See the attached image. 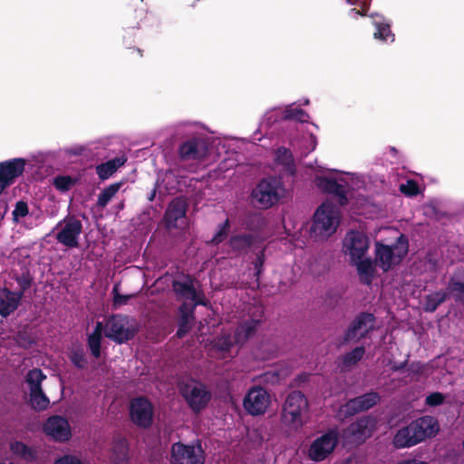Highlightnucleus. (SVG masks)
I'll return each instance as SVG.
<instances>
[{
  "instance_id": "44",
  "label": "nucleus",
  "mask_w": 464,
  "mask_h": 464,
  "mask_svg": "<svg viewBox=\"0 0 464 464\" xmlns=\"http://www.w3.org/2000/svg\"><path fill=\"white\" fill-rule=\"evenodd\" d=\"M102 338L100 336L89 335L87 339L88 347L92 355L98 359L101 357Z\"/></svg>"
},
{
  "instance_id": "40",
  "label": "nucleus",
  "mask_w": 464,
  "mask_h": 464,
  "mask_svg": "<svg viewBox=\"0 0 464 464\" xmlns=\"http://www.w3.org/2000/svg\"><path fill=\"white\" fill-rule=\"evenodd\" d=\"M365 353L364 346H357L351 352L346 353L343 357V363L345 366H352L357 364Z\"/></svg>"
},
{
  "instance_id": "19",
  "label": "nucleus",
  "mask_w": 464,
  "mask_h": 464,
  "mask_svg": "<svg viewBox=\"0 0 464 464\" xmlns=\"http://www.w3.org/2000/svg\"><path fill=\"white\" fill-rule=\"evenodd\" d=\"M410 424L412 429L413 437L419 440V443L428 438L434 437L439 431L438 421L432 416H422Z\"/></svg>"
},
{
  "instance_id": "56",
  "label": "nucleus",
  "mask_w": 464,
  "mask_h": 464,
  "mask_svg": "<svg viewBox=\"0 0 464 464\" xmlns=\"http://www.w3.org/2000/svg\"><path fill=\"white\" fill-rule=\"evenodd\" d=\"M103 329H105V325L102 322H97L93 332L90 335L102 337Z\"/></svg>"
},
{
  "instance_id": "7",
  "label": "nucleus",
  "mask_w": 464,
  "mask_h": 464,
  "mask_svg": "<svg viewBox=\"0 0 464 464\" xmlns=\"http://www.w3.org/2000/svg\"><path fill=\"white\" fill-rule=\"evenodd\" d=\"M154 408L152 403L144 396L130 400L129 415L131 422L140 429H149L153 423Z\"/></svg>"
},
{
  "instance_id": "41",
  "label": "nucleus",
  "mask_w": 464,
  "mask_h": 464,
  "mask_svg": "<svg viewBox=\"0 0 464 464\" xmlns=\"http://www.w3.org/2000/svg\"><path fill=\"white\" fill-rule=\"evenodd\" d=\"M283 118L285 120H294L299 122H308L309 115L308 113L300 108H286L284 111Z\"/></svg>"
},
{
  "instance_id": "60",
  "label": "nucleus",
  "mask_w": 464,
  "mask_h": 464,
  "mask_svg": "<svg viewBox=\"0 0 464 464\" xmlns=\"http://www.w3.org/2000/svg\"><path fill=\"white\" fill-rule=\"evenodd\" d=\"M153 198H154V194H152V195H151V197L150 198V199L151 200Z\"/></svg>"
},
{
  "instance_id": "32",
  "label": "nucleus",
  "mask_w": 464,
  "mask_h": 464,
  "mask_svg": "<svg viewBox=\"0 0 464 464\" xmlns=\"http://www.w3.org/2000/svg\"><path fill=\"white\" fill-rule=\"evenodd\" d=\"M10 451L16 457L27 462H33L37 459V451L32 447H29L25 443L14 440L10 442Z\"/></svg>"
},
{
  "instance_id": "48",
  "label": "nucleus",
  "mask_w": 464,
  "mask_h": 464,
  "mask_svg": "<svg viewBox=\"0 0 464 464\" xmlns=\"http://www.w3.org/2000/svg\"><path fill=\"white\" fill-rule=\"evenodd\" d=\"M445 396L439 392H434L429 394L425 399V403L430 407H436L443 404Z\"/></svg>"
},
{
  "instance_id": "18",
  "label": "nucleus",
  "mask_w": 464,
  "mask_h": 464,
  "mask_svg": "<svg viewBox=\"0 0 464 464\" xmlns=\"http://www.w3.org/2000/svg\"><path fill=\"white\" fill-rule=\"evenodd\" d=\"M206 142L199 138H192L182 142L179 147L181 160H201L207 156Z\"/></svg>"
},
{
  "instance_id": "52",
  "label": "nucleus",
  "mask_w": 464,
  "mask_h": 464,
  "mask_svg": "<svg viewBox=\"0 0 464 464\" xmlns=\"http://www.w3.org/2000/svg\"><path fill=\"white\" fill-rule=\"evenodd\" d=\"M370 2L362 1L360 3V9L352 8L349 11V15L353 18H356L358 15L364 16L366 15L367 11L369 10Z\"/></svg>"
},
{
  "instance_id": "46",
  "label": "nucleus",
  "mask_w": 464,
  "mask_h": 464,
  "mask_svg": "<svg viewBox=\"0 0 464 464\" xmlns=\"http://www.w3.org/2000/svg\"><path fill=\"white\" fill-rule=\"evenodd\" d=\"M233 346L231 336L228 334L221 335L216 339L215 347L218 351L229 352Z\"/></svg>"
},
{
  "instance_id": "2",
  "label": "nucleus",
  "mask_w": 464,
  "mask_h": 464,
  "mask_svg": "<svg viewBox=\"0 0 464 464\" xmlns=\"http://www.w3.org/2000/svg\"><path fill=\"white\" fill-rule=\"evenodd\" d=\"M409 243L404 235H401L396 244L387 246L380 242L375 243V261L384 271H389L393 266L398 265L408 253Z\"/></svg>"
},
{
  "instance_id": "12",
  "label": "nucleus",
  "mask_w": 464,
  "mask_h": 464,
  "mask_svg": "<svg viewBox=\"0 0 464 464\" xmlns=\"http://www.w3.org/2000/svg\"><path fill=\"white\" fill-rule=\"evenodd\" d=\"M269 404L270 395L261 386H254L249 389L243 401L245 410L252 416L264 414Z\"/></svg>"
},
{
  "instance_id": "1",
  "label": "nucleus",
  "mask_w": 464,
  "mask_h": 464,
  "mask_svg": "<svg viewBox=\"0 0 464 464\" xmlns=\"http://www.w3.org/2000/svg\"><path fill=\"white\" fill-rule=\"evenodd\" d=\"M308 401L300 391L290 392L282 408L281 420L289 427L297 429L304 424V415L308 411Z\"/></svg>"
},
{
  "instance_id": "30",
  "label": "nucleus",
  "mask_w": 464,
  "mask_h": 464,
  "mask_svg": "<svg viewBox=\"0 0 464 464\" xmlns=\"http://www.w3.org/2000/svg\"><path fill=\"white\" fill-rule=\"evenodd\" d=\"M393 446L396 449L410 448L419 444V440L413 437L411 424L400 429L393 437Z\"/></svg>"
},
{
  "instance_id": "57",
  "label": "nucleus",
  "mask_w": 464,
  "mask_h": 464,
  "mask_svg": "<svg viewBox=\"0 0 464 464\" xmlns=\"http://www.w3.org/2000/svg\"><path fill=\"white\" fill-rule=\"evenodd\" d=\"M408 364V361H404V362H394L391 365V370L392 372H401V370H403Z\"/></svg>"
},
{
  "instance_id": "45",
  "label": "nucleus",
  "mask_w": 464,
  "mask_h": 464,
  "mask_svg": "<svg viewBox=\"0 0 464 464\" xmlns=\"http://www.w3.org/2000/svg\"><path fill=\"white\" fill-rule=\"evenodd\" d=\"M401 191L410 197L417 196L420 193L418 183L413 179L407 180L406 184H401Z\"/></svg>"
},
{
  "instance_id": "21",
  "label": "nucleus",
  "mask_w": 464,
  "mask_h": 464,
  "mask_svg": "<svg viewBox=\"0 0 464 464\" xmlns=\"http://www.w3.org/2000/svg\"><path fill=\"white\" fill-rule=\"evenodd\" d=\"M172 289L177 295L191 300L193 302L192 304L207 305V300L204 294H198L190 278L185 282L174 280L172 283Z\"/></svg>"
},
{
  "instance_id": "3",
  "label": "nucleus",
  "mask_w": 464,
  "mask_h": 464,
  "mask_svg": "<svg viewBox=\"0 0 464 464\" xmlns=\"http://www.w3.org/2000/svg\"><path fill=\"white\" fill-rule=\"evenodd\" d=\"M283 188L281 181L274 177L263 179L253 189L251 196L253 202L261 208H269L276 204L282 197Z\"/></svg>"
},
{
  "instance_id": "10",
  "label": "nucleus",
  "mask_w": 464,
  "mask_h": 464,
  "mask_svg": "<svg viewBox=\"0 0 464 464\" xmlns=\"http://www.w3.org/2000/svg\"><path fill=\"white\" fill-rule=\"evenodd\" d=\"M61 229L56 233L55 238L58 243L69 248L79 246V237L82 232V223L75 217H70L59 222L56 227Z\"/></svg>"
},
{
  "instance_id": "8",
  "label": "nucleus",
  "mask_w": 464,
  "mask_h": 464,
  "mask_svg": "<svg viewBox=\"0 0 464 464\" xmlns=\"http://www.w3.org/2000/svg\"><path fill=\"white\" fill-rule=\"evenodd\" d=\"M122 24L126 29H140L145 24L148 8L144 0H121Z\"/></svg>"
},
{
  "instance_id": "37",
  "label": "nucleus",
  "mask_w": 464,
  "mask_h": 464,
  "mask_svg": "<svg viewBox=\"0 0 464 464\" xmlns=\"http://www.w3.org/2000/svg\"><path fill=\"white\" fill-rule=\"evenodd\" d=\"M122 186V182H116L109 185L99 194L97 199V206L99 208H105L111 198L118 193Z\"/></svg>"
},
{
  "instance_id": "59",
  "label": "nucleus",
  "mask_w": 464,
  "mask_h": 464,
  "mask_svg": "<svg viewBox=\"0 0 464 464\" xmlns=\"http://www.w3.org/2000/svg\"><path fill=\"white\" fill-rule=\"evenodd\" d=\"M348 3H350L351 5H354L356 2H353V0H347Z\"/></svg>"
},
{
  "instance_id": "34",
  "label": "nucleus",
  "mask_w": 464,
  "mask_h": 464,
  "mask_svg": "<svg viewBox=\"0 0 464 464\" xmlns=\"http://www.w3.org/2000/svg\"><path fill=\"white\" fill-rule=\"evenodd\" d=\"M276 161L282 165L291 174L295 172V161L292 151L285 147H279L276 150Z\"/></svg>"
},
{
  "instance_id": "9",
  "label": "nucleus",
  "mask_w": 464,
  "mask_h": 464,
  "mask_svg": "<svg viewBox=\"0 0 464 464\" xmlns=\"http://www.w3.org/2000/svg\"><path fill=\"white\" fill-rule=\"evenodd\" d=\"M128 317L122 314H112L105 323V336L116 343L121 344L135 336V330L128 327Z\"/></svg>"
},
{
  "instance_id": "23",
  "label": "nucleus",
  "mask_w": 464,
  "mask_h": 464,
  "mask_svg": "<svg viewBox=\"0 0 464 464\" xmlns=\"http://www.w3.org/2000/svg\"><path fill=\"white\" fill-rule=\"evenodd\" d=\"M197 305L184 302L179 307V327L175 336L179 339L183 338L191 330L195 320V308Z\"/></svg>"
},
{
  "instance_id": "27",
  "label": "nucleus",
  "mask_w": 464,
  "mask_h": 464,
  "mask_svg": "<svg viewBox=\"0 0 464 464\" xmlns=\"http://www.w3.org/2000/svg\"><path fill=\"white\" fill-rule=\"evenodd\" d=\"M111 459L113 464H127L129 462V443L125 438L113 440Z\"/></svg>"
},
{
  "instance_id": "16",
  "label": "nucleus",
  "mask_w": 464,
  "mask_h": 464,
  "mask_svg": "<svg viewBox=\"0 0 464 464\" xmlns=\"http://www.w3.org/2000/svg\"><path fill=\"white\" fill-rule=\"evenodd\" d=\"M343 247L351 261L360 260L369 248V239L362 232L352 230L345 236Z\"/></svg>"
},
{
  "instance_id": "49",
  "label": "nucleus",
  "mask_w": 464,
  "mask_h": 464,
  "mask_svg": "<svg viewBox=\"0 0 464 464\" xmlns=\"http://www.w3.org/2000/svg\"><path fill=\"white\" fill-rule=\"evenodd\" d=\"M265 264V249H262L256 255V260L253 262L255 268V276L256 280H259V277L263 272V266Z\"/></svg>"
},
{
  "instance_id": "13",
  "label": "nucleus",
  "mask_w": 464,
  "mask_h": 464,
  "mask_svg": "<svg viewBox=\"0 0 464 464\" xmlns=\"http://www.w3.org/2000/svg\"><path fill=\"white\" fill-rule=\"evenodd\" d=\"M338 442L336 433L330 431L315 439L308 450V456L312 460L322 461L325 459L335 449Z\"/></svg>"
},
{
  "instance_id": "26",
  "label": "nucleus",
  "mask_w": 464,
  "mask_h": 464,
  "mask_svg": "<svg viewBox=\"0 0 464 464\" xmlns=\"http://www.w3.org/2000/svg\"><path fill=\"white\" fill-rule=\"evenodd\" d=\"M370 17L372 18V23L376 29L373 33V37L383 42H393L395 36L392 33L391 24L386 18L378 14H372Z\"/></svg>"
},
{
  "instance_id": "4",
  "label": "nucleus",
  "mask_w": 464,
  "mask_h": 464,
  "mask_svg": "<svg viewBox=\"0 0 464 464\" xmlns=\"http://www.w3.org/2000/svg\"><path fill=\"white\" fill-rule=\"evenodd\" d=\"M179 392L194 413H199L206 409L212 398L207 386L196 381L181 384Z\"/></svg>"
},
{
  "instance_id": "51",
  "label": "nucleus",
  "mask_w": 464,
  "mask_h": 464,
  "mask_svg": "<svg viewBox=\"0 0 464 464\" xmlns=\"http://www.w3.org/2000/svg\"><path fill=\"white\" fill-rule=\"evenodd\" d=\"M407 372L412 377H419L424 372V365L420 362H412L408 365Z\"/></svg>"
},
{
  "instance_id": "6",
  "label": "nucleus",
  "mask_w": 464,
  "mask_h": 464,
  "mask_svg": "<svg viewBox=\"0 0 464 464\" xmlns=\"http://www.w3.org/2000/svg\"><path fill=\"white\" fill-rule=\"evenodd\" d=\"M375 316L367 312L359 313L347 327L341 344H348L364 339L375 328Z\"/></svg>"
},
{
  "instance_id": "14",
  "label": "nucleus",
  "mask_w": 464,
  "mask_h": 464,
  "mask_svg": "<svg viewBox=\"0 0 464 464\" xmlns=\"http://www.w3.org/2000/svg\"><path fill=\"white\" fill-rule=\"evenodd\" d=\"M381 400L377 392H370L348 400L341 408L344 417H352L359 412L368 411L375 406Z\"/></svg>"
},
{
  "instance_id": "55",
  "label": "nucleus",
  "mask_w": 464,
  "mask_h": 464,
  "mask_svg": "<svg viewBox=\"0 0 464 464\" xmlns=\"http://www.w3.org/2000/svg\"><path fill=\"white\" fill-rule=\"evenodd\" d=\"M450 288L453 292H459L460 294H464V282L459 281H451Z\"/></svg>"
},
{
  "instance_id": "22",
  "label": "nucleus",
  "mask_w": 464,
  "mask_h": 464,
  "mask_svg": "<svg viewBox=\"0 0 464 464\" xmlns=\"http://www.w3.org/2000/svg\"><path fill=\"white\" fill-rule=\"evenodd\" d=\"M315 184L323 192L332 194L336 197L340 206H344L348 203L345 187L338 183L335 179L317 177Z\"/></svg>"
},
{
  "instance_id": "53",
  "label": "nucleus",
  "mask_w": 464,
  "mask_h": 464,
  "mask_svg": "<svg viewBox=\"0 0 464 464\" xmlns=\"http://www.w3.org/2000/svg\"><path fill=\"white\" fill-rule=\"evenodd\" d=\"M54 464H84L80 459L72 455H64L55 460Z\"/></svg>"
},
{
  "instance_id": "11",
  "label": "nucleus",
  "mask_w": 464,
  "mask_h": 464,
  "mask_svg": "<svg viewBox=\"0 0 464 464\" xmlns=\"http://www.w3.org/2000/svg\"><path fill=\"white\" fill-rule=\"evenodd\" d=\"M205 456L200 445L175 442L171 446V464H204Z\"/></svg>"
},
{
  "instance_id": "54",
  "label": "nucleus",
  "mask_w": 464,
  "mask_h": 464,
  "mask_svg": "<svg viewBox=\"0 0 464 464\" xmlns=\"http://www.w3.org/2000/svg\"><path fill=\"white\" fill-rule=\"evenodd\" d=\"M17 283L20 286L21 291L18 294L24 293L31 286L32 279L29 276H23L21 278L17 279Z\"/></svg>"
},
{
  "instance_id": "5",
  "label": "nucleus",
  "mask_w": 464,
  "mask_h": 464,
  "mask_svg": "<svg viewBox=\"0 0 464 464\" xmlns=\"http://www.w3.org/2000/svg\"><path fill=\"white\" fill-rule=\"evenodd\" d=\"M339 225L338 208L330 202H324L315 211L312 230L321 236L334 233Z\"/></svg>"
},
{
  "instance_id": "47",
  "label": "nucleus",
  "mask_w": 464,
  "mask_h": 464,
  "mask_svg": "<svg viewBox=\"0 0 464 464\" xmlns=\"http://www.w3.org/2000/svg\"><path fill=\"white\" fill-rule=\"evenodd\" d=\"M113 293V305L121 306L126 304L128 301L135 296V295H121L118 292V285H115L112 289Z\"/></svg>"
},
{
  "instance_id": "58",
  "label": "nucleus",
  "mask_w": 464,
  "mask_h": 464,
  "mask_svg": "<svg viewBox=\"0 0 464 464\" xmlns=\"http://www.w3.org/2000/svg\"><path fill=\"white\" fill-rule=\"evenodd\" d=\"M129 51L130 54H136L138 58H141L143 55L142 50L140 48H129Z\"/></svg>"
},
{
  "instance_id": "42",
  "label": "nucleus",
  "mask_w": 464,
  "mask_h": 464,
  "mask_svg": "<svg viewBox=\"0 0 464 464\" xmlns=\"http://www.w3.org/2000/svg\"><path fill=\"white\" fill-rule=\"evenodd\" d=\"M76 184V179L71 176H57L53 179V186L56 189L65 192Z\"/></svg>"
},
{
  "instance_id": "29",
  "label": "nucleus",
  "mask_w": 464,
  "mask_h": 464,
  "mask_svg": "<svg viewBox=\"0 0 464 464\" xmlns=\"http://www.w3.org/2000/svg\"><path fill=\"white\" fill-rule=\"evenodd\" d=\"M126 162L125 158L116 157L96 166V174L102 180L111 178Z\"/></svg>"
},
{
  "instance_id": "50",
  "label": "nucleus",
  "mask_w": 464,
  "mask_h": 464,
  "mask_svg": "<svg viewBox=\"0 0 464 464\" xmlns=\"http://www.w3.org/2000/svg\"><path fill=\"white\" fill-rule=\"evenodd\" d=\"M28 205L25 201L19 200L16 202L14 209L13 210V217L14 219L18 218H24L28 215Z\"/></svg>"
},
{
  "instance_id": "28",
  "label": "nucleus",
  "mask_w": 464,
  "mask_h": 464,
  "mask_svg": "<svg viewBox=\"0 0 464 464\" xmlns=\"http://www.w3.org/2000/svg\"><path fill=\"white\" fill-rule=\"evenodd\" d=\"M255 241L256 237L254 235L244 233L231 236L228 245L233 252L241 254L250 249Z\"/></svg>"
},
{
  "instance_id": "39",
  "label": "nucleus",
  "mask_w": 464,
  "mask_h": 464,
  "mask_svg": "<svg viewBox=\"0 0 464 464\" xmlns=\"http://www.w3.org/2000/svg\"><path fill=\"white\" fill-rule=\"evenodd\" d=\"M69 359L71 362L79 370H83L87 367L88 361L82 347L72 349L69 353Z\"/></svg>"
},
{
  "instance_id": "35",
  "label": "nucleus",
  "mask_w": 464,
  "mask_h": 464,
  "mask_svg": "<svg viewBox=\"0 0 464 464\" xmlns=\"http://www.w3.org/2000/svg\"><path fill=\"white\" fill-rule=\"evenodd\" d=\"M447 293L443 291H437L427 295L424 297L423 310L428 313H433L437 308L446 301Z\"/></svg>"
},
{
  "instance_id": "17",
  "label": "nucleus",
  "mask_w": 464,
  "mask_h": 464,
  "mask_svg": "<svg viewBox=\"0 0 464 464\" xmlns=\"http://www.w3.org/2000/svg\"><path fill=\"white\" fill-rule=\"evenodd\" d=\"M44 432L56 441H67L71 438V428L68 420L58 415L48 418L44 425Z\"/></svg>"
},
{
  "instance_id": "20",
  "label": "nucleus",
  "mask_w": 464,
  "mask_h": 464,
  "mask_svg": "<svg viewBox=\"0 0 464 464\" xmlns=\"http://www.w3.org/2000/svg\"><path fill=\"white\" fill-rule=\"evenodd\" d=\"M187 210L186 200L180 198L172 199L164 215L166 227L169 229L179 227L178 221L186 218Z\"/></svg>"
},
{
  "instance_id": "25",
  "label": "nucleus",
  "mask_w": 464,
  "mask_h": 464,
  "mask_svg": "<svg viewBox=\"0 0 464 464\" xmlns=\"http://www.w3.org/2000/svg\"><path fill=\"white\" fill-rule=\"evenodd\" d=\"M261 324V320L250 318L241 322L235 332L234 339L237 344H244L252 338Z\"/></svg>"
},
{
  "instance_id": "33",
  "label": "nucleus",
  "mask_w": 464,
  "mask_h": 464,
  "mask_svg": "<svg viewBox=\"0 0 464 464\" xmlns=\"http://www.w3.org/2000/svg\"><path fill=\"white\" fill-rule=\"evenodd\" d=\"M357 267V272L362 284L370 285L374 276V267L370 258L351 261Z\"/></svg>"
},
{
  "instance_id": "15",
  "label": "nucleus",
  "mask_w": 464,
  "mask_h": 464,
  "mask_svg": "<svg viewBox=\"0 0 464 464\" xmlns=\"http://www.w3.org/2000/svg\"><path fill=\"white\" fill-rule=\"evenodd\" d=\"M25 164V160L22 158L0 162V194L24 173Z\"/></svg>"
},
{
  "instance_id": "36",
  "label": "nucleus",
  "mask_w": 464,
  "mask_h": 464,
  "mask_svg": "<svg viewBox=\"0 0 464 464\" xmlns=\"http://www.w3.org/2000/svg\"><path fill=\"white\" fill-rule=\"evenodd\" d=\"M46 375L39 368L30 370L25 376V382L29 386L30 393L42 389V382Z\"/></svg>"
},
{
  "instance_id": "24",
  "label": "nucleus",
  "mask_w": 464,
  "mask_h": 464,
  "mask_svg": "<svg viewBox=\"0 0 464 464\" xmlns=\"http://www.w3.org/2000/svg\"><path fill=\"white\" fill-rule=\"evenodd\" d=\"M22 299V294H16L8 288H0V314L7 317L14 313Z\"/></svg>"
},
{
  "instance_id": "43",
  "label": "nucleus",
  "mask_w": 464,
  "mask_h": 464,
  "mask_svg": "<svg viewBox=\"0 0 464 464\" xmlns=\"http://www.w3.org/2000/svg\"><path fill=\"white\" fill-rule=\"evenodd\" d=\"M230 228L229 219L227 218L224 223L220 224L218 232L215 234L211 242L215 245L222 243L227 237Z\"/></svg>"
},
{
  "instance_id": "31",
  "label": "nucleus",
  "mask_w": 464,
  "mask_h": 464,
  "mask_svg": "<svg viewBox=\"0 0 464 464\" xmlns=\"http://www.w3.org/2000/svg\"><path fill=\"white\" fill-rule=\"evenodd\" d=\"M371 423L372 420L369 417L361 418L350 424L347 428V431L354 439L364 440L371 436Z\"/></svg>"
},
{
  "instance_id": "38",
  "label": "nucleus",
  "mask_w": 464,
  "mask_h": 464,
  "mask_svg": "<svg viewBox=\"0 0 464 464\" xmlns=\"http://www.w3.org/2000/svg\"><path fill=\"white\" fill-rule=\"evenodd\" d=\"M50 404L48 397L44 392L43 389L30 393V405L37 411H44L47 409Z\"/></svg>"
}]
</instances>
